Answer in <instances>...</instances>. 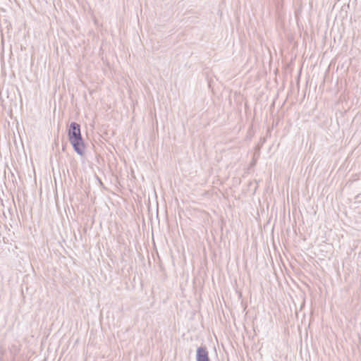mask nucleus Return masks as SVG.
<instances>
[{
  "instance_id": "nucleus-1",
  "label": "nucleus",
  "mask_w": 361,
  "mask_h": 361,
  "mask_svg": "<svg viewBox=\"0 0 361 361\" xmlns=\"http://www.w3.org/2000/svg\"><path fill=\"white\" fill-rule=\"evenodd\" d=\"M68 136L75 152L79 155H83L85 146L81 135L80 125L71 122L68 129Z\"/></svg>"
},
{
  "instance_id": "nucleus-2",
  "label": "nucleus",
  "mask_w": 361,
  "mask_h": 361,
  "mask_svg": "<svg viewBox=\"0 0 361 361\" xmlns=\"http://www.w3.org/2000/svg\"><path fill=\"white\" fill-rule=\"evenodd\" d=\"M197 361H209L207 351L202 348H199L197 349Z\"/></svg>"
}]
</instances>
